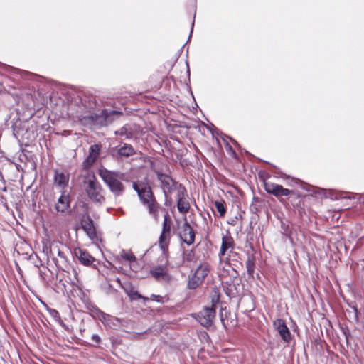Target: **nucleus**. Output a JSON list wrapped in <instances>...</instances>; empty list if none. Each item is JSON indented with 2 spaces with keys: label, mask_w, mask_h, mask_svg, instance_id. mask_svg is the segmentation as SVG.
<instances>
[{
  "label": "nucleus",
  "mask_w": 364,
  "mask_h": 364,
  "mask_svg": "<svg viewBox=\"0 0 364 364\" xmlns=\"http://www.w3.org/2000/svg\"><path fill=\"white\" fill-rule=\"evenodd\" d=\"M48 252L50 253H52V250L51 249L49 250L48 247H46V252L48 253Z\"/></svg>",
  "instance_id": "obj_30"
},
{
  "label": "nucleus",
  "mask_w": 364,
  "mask_h": 364,
  "mask_svg": "<svg viewBox=\"0 0 364 364\" xmlns=\"http://www.w3.org/2000/svg\"><path fill=\"white\" fill-rule=\"evenodd\" d=\"M158 178L161 182V186L164 193L165 197L168 199V194L173 189L174 183L172 178L166 174L159 173Z\"/></svg>",
  "instance_id": "obj_9"
},
{
  "label": "nucleus",
  "mask_w": 364,
  "mask_h": 364,
  "mask_svg": "<svg viewBox=\"0 0 364 364\" xmlns=\"http://www.w3.org/2000/svg\"><path fill=\"white\" fill-rule=\"evenodd\" d=\"M96 316L104 325L109 328L116 326L118 322V320L115 317L107 314L99 309L96 310Z\"/></svg>",
  "instance_id": "obj_14"
},
{
  "label": "nucleus",
  "mask_w": 364,
  "mask_h": 364,
  "mask_svg": "<svg viewBox=\"0 0 364 364\" xmlns=\"http://www.w3.org/2000/svg\"><path fill=\"white\" fill-rule=\"evenodd\" d=\"M235 242L233 238L230 236H223L222 237V243L219 252H224L225 250H228L234 248Z\"/></svg>",
  "instance_id": "obj_19"
},
{
  "label": "nucleus",
  "mask_w": 364,
  "mask_h": 364,
  "mask_svg": "<svg viewBox=\"0 0 364 364\" xmlns=\"http://www.w3.org/2000/svg\"><path fill=\"white\" fill-rule=\"evenodd\" d=\"M134 153V150L133 147L129 144H124L118 149V154L122 156H130L133 155Z\"/></svg>",
  "instance_id": "obj_22"
},
{
  "label": "nucleus",
  "mask_w": 364,
  "mask_h": 364,
  "mask_svg": "<svg viewBox=\"0 0 364 364\" xmlns=\"http://www.w3.org/2000/svg\"><path fill=\"white\" fill-rule=\"evenodd\" d=\"M215 317V309L213 307H205L197 315L196 318L202 326L208 327L213 323Z\"/></svg>",
  "instance_id": "obj_4"
},
{
  "label": "nucleus",
  "mask_w": 364,
  "mask_h": 364,
  "mask_svg": "<svg viewBox=\"0 0 364 364\" xmlns=\"http://www.w3.org/2000/svg\"><path fill=\"white\" fill-rule=\"evenodd\" d=\"M82 227L90 240L97 238L95 228L93 221L89 216L84 217L82 220Z\"/></svg>",
  "instance_id": "obj_13"
},
{
  "label": "nucleus",
  "mask_w": 364,
  "mask_h": 364,
  "mask_svg": "<svg viewBox=\"0 0 364 364\" xmlns=\"http://www.w3.org/2000/svg\"><path fill=\"white\" fill-rule=\"evenodd\" d=\"M152 297H154V299H156V298L159 297V296L152 295Z\"/></svg>",
  "instance_id": "obj_31"
},
{
  "label": "nucleus",
  "mask_w": 364,
  "mask_h": 364,
  "mask_svg": "<svg viewBox=\"0 0 364 364\" xmlns=\"http://www.w3.org/2000/svg\"><path fill=\"white\" fill-rule=\"evenodd\" d=\"M69 208V194L66 191H63L61 196L55 204V210L60 213H64Z\"/></svg>",
  "instance_id": "obj_15"
},
{
  "label": "nucleus",
  "mask_w": 364,
  "mask_h": 364,
  "mask_svg": "<svg viewBox=\"0 0 364 364\" xmlns=\"http://www.w3.org/2000/svg\"><path fill=\"white\" fill-rule=\"evenodd\" d=\"M70 180L69 173L56 171L54 176V185L61 189V192L68 186Z\"/></svg>",
  "instance_id": "obj_11"
},
{
  "label": "nucleus",
  "mask_w": 364,
  "mask_h": 364,
  "mask_svg": "<svg viewBox=\"0 0 364 364\" xmlns=\"http://www.w3.org/2000/svg\"><path fill=\"white\" fill-rule=\"evenodd\" d=\"M250 260H248V261L247 262V271H248V272H250Z\"/></svg>",
  "instance_id": "obj_28"
},
{
  "label": "nucleus",
  "mask_w": 364,
  "mask_h": 364,
  "mask_svg": "<svg viewBox=\"0 0 364 364\" xmlns=\"http://www.w3.org/2000/svg\"><path fill=\"white\" fill-rule=\"evenodd\" d=\"M44 306L46 307V309L48 311V312L49 313V314L55 320L57 321L58 322H59L60 324H63V321H61L60 319V314L58 313V311L54 309H50L49 307H48V306L43 303Z\"/></svg>",
  "instance_id": "obj_24"
},
{
  "label": "nucleus",
  "mask_w": 364,
  "mask_h": 364,
  "mask_svg": "<svg viewBox=\"0 0 364 364\" xmlns=\"http://www.w3.org/2000/svg\"><path fill=\"white\" fill-rule=\"evenodd\" d=\"M82 186L87 197L92 202L100 204L105 202L103 189L92 173L87 172L84 175Z\"/></svg>",
  "instance_id": "obj_2"
},
{
  "label": "nucleus",
  "mask_w": 364,
  "mask_h": 364,
  "mask_svg": "<svg viewBox=\"0 0 364 364\" xmlns=\"http://www.w3.org/2000/svg\"><path fill=\"white\" fill-rule=\"evenodd\" d=\"M120 257L127 261L129 264L130 269L136 272L137 267H136V258L133 252L130 250H122L120 252Z\"/></svg>",
  "instance_id": "obj_17"
},
{
  "label": "nucleus",
  "mask_w": 364,
  "mask_h": 364,
  "mask_svg": "<svg viewBox=\"0 0 364 364\" xmlns=\"http://www.w3.org/2000/svg\"><path fill=\"white\" fill-rule=\"evenodd\" d=\"M99 175L115 196H121L124 193V186L122 183L124 180V173L102 167L99 169Z\"/></svg>",
  "instance_id": "obj_1"
},
{
  "label": "nucleus",
  "mask_w": 364,
  "mask_h": 364,
  "mask_svg": "<svg viewBox=\"0 0 364 364\" xmlns=\"http://www.w3.org/2000/svg\"><path fill=\"white\" fill-rule=\"evenodd\" d=\"M343 198H350V197L346 195V196H343Z\"/></svg>",
  "instance_id": "obj_32"
},
{
  "label": "nucleus",
  "mask_w": 364,
  "mask_h": 364,
  "mask_svg": "<svg viewBox=\"0 0 364 364\" xmlns=\"http://www.w3.org/2000/svg\"><path fill=\"white\" fill-rule=\"evenodd\" d=\"M181 240L188 245H192L195 241V232L192 227L186 220L179 231Z\"/></svg>",
  "instance_id": "obj_7"
},
{
  "label": "nucleus",
  "mask_w": 364,
  "mask_h": 364,
  "mask_svg": "<svg viewBox=\"0 0 364 364\" xmlns=\"http://www.w3.org/2000/svg\"><path fill=\"white\" fill-rule=\"evenodd\" d=\"M74 253L79 261L85 265H90L95 260L92 256L81 248L75 249Z\"/></svg>",
  "instance_id": "obj_16"
},
{
  "label": "nucleus",
  "mask_w": 364,
  "mask_h": 364,
  "mask_svg": "<svg viewBox=\"0 0 364 364\" xmlns=\"http://www.w3.org/2000/svg\"><path fill=\"white\" fill-rule=\"evenodd\" d=\"M273 326L278 331L282 339L286 342H289L290 340V332L284 321L282 318H277L274 321Z\"/></svg>",
  "instance_id": "obj_12"
},
{
  "label": "nucleus",
  "mask_w": 364,
  "mask_h": 364,
  "mask_svg": "<svg viewBox=\"0 0 364 364\" xmlns=\"http://www.w3.org/2000/svg\"><path fill=\"white\" fill-rule=\"evenodd\" d=\"M130 296L133 299H136L141 297V295H139L137 292H134L130 295Z\"/></svg>",
  "instance_id": "obj_26"
},
{
  "label": "nucleus",
  "mask_w": 364,
  "mask_h": 364,
  "mask_svg": "<svg viewBox=\"0 0 364 364\" xmlns=\"http://www.w3.org/2000/svg\"><path fill=\"white\" fill-rule=\"evenodd\" d=\"M57 253L59 257H63V253L60 252L59 249H58Z\"/></svg>",
  "instance_id": "obj_29"
},
{
  "label": "nucleus",
  "mask_w": 364,
  "mask_h": 364,
  "mask_svg": "<svg viewBox=\"0 0 364 364\" xmlns=\"http://www.w3.org/2000/svg\"><path fill=\"white\" fill-rule=\"evenodd\" d=\"M210 269V265L206 262H203L195 270V273L204 280L208 274Z\"/></svg>",
  "instance_id": "obj_20"
},
{
  "label": "nucleus",
  "mask_w": 364,
  "mask_h": 364,
  "mask_svg": "<svg viewBox=\"0 0 364 364\" xmlns=\"http://www.w3.org/2000/svg\"><path fill=\"white\" fill-rule=\"evenodd\" d=\"M92 338L93 341H95L97 343L100 342V336L98 335H97V334H94L92 336Z\"/></svg>",
  "instance_id": "obj_27"
},
{
  "label": "nucleus",
  "mask_w": 364,
  "mask_h": 364,
  "mask_svg": "<svg viewBox=\"0 0 364 364\" xmlns=\"http://www.w3.org/2000/svg\"><path fill=\"white\" fill-rule=\"evenodd\" d=\"M170 226L168 225L166 222L165 221L159 241V247L163 252H165L168 250V247L170 242Z\"/></svg>",
  "instance_id": "obj_10"
},
{
  "label": "nucleus",
  "mask_w": 364,
  "mask_h": 364,
  "mask_svg": "<svg viewBox=\"0 0 364 364\" xmlns=\"http://www.w3.org/2000/svg\"><path fill=\"white\" fill-rule=\"evenodd\" d=\"M237 253L235 252L234 248L225 250L224 252H219V264L221 268L225 269L230 267L231 262L236 261L237 259Z\"/></svg>",
  "instance_id": "obj_5"
},
{
  "label": "nucleus",
  "mask_w": 364,
  "mask_h": 364,
  "mask_svg": "<svg viewBox=\"0 0 364 364\" xmlns=\"http://www.w3.org/2000/svg\"><path fill=\"white\" fill-rule=\"evenodd\" d=\"M176 191L178 210L181 213L185 214L190 208V204L186 198V191L184 187L179 186Z\"/></svg>",
  "instance_id": "obj_8"
},
{
  "label": "nucleus",
  "mask_w": 364,
  "mask_h": 364,
  "mask_svg": "<svg viewBox=\"0 0 364 364\" xmlns=\"http://www.w3.org/2000/svg\"><path fill=\"white\" fill-rule=\"evenodd\" d=\"M264 189L269 194H272L277 198L287 196L292 192L289 189L283 188L281 185L271 182L264 183Z\"/></svg>",
  "instance_id": "obj_6"
},
{
  "label": "nucleus",
  "mask_w": 364,
  "mask_h": 364,
  "mask_svg": "<svg viewBox=\"0 0 364 364\" xmlns=\"http://www.w3.org/2000/svg\"><path fill=\"white\" fill-rule=\"evenodd\" d=\"M100 147L97 144H93L90 148L89 155L87 157L86 159V164H87V166H90L95 161L98 157L99 153H100Z\"/></svg>",
  "instance_id": "obj_18"
},
{
  "label": "nucleus",
  "mask_w": 364,
  "mask_h": 364,
  "mask_svg": "<svg viewBox=\"0 0 364 364\" xmlns=\"http://www.w3.org/2000/svg\"><path fill=\"white\" fill-rule=\"evenodd\" d=\"M151 275L156 279H159L166 274V270L163 267L158 266L151 269Z\"/></svg>",
  "instance_id": "obj_23"
},
{
  "label": "nucleus",
  "mask_w": 364,
  "mask_h": 364,
  "mask_svg": "<svg viewBox=\"0 0 364 364\" xmlns=\"http://www.w3.org/2000/svg\"><path fill=\"white\" fill-rule=\"evenodd\" d=\"M215 205L220 216L223 217L226 211L224 204L221 202L216 201Z\"/></svg>",
  "instance_id": "obj_25"
},
{
  "label": "nucleus",
  "mask_w": 364,
  "mask_h": 364,
  "mask_svg": "<svg viewBox=\"0 0 364 364\" xmlns=\"http://www.w3.org/2000/svg\"><path fill=\"white\" fill-rule=\"evenodd\" d=\"M133 188L137 192L141 203L148 208L149 213L156 215L158 205L150 187L146 184L134 183Z\"/></svg>",
  "instance_id": "obj_3"
},
{
  "label": "nucleus",
  "mask_w": 364,
  "mask_h": 364,
  "mask_svg": "<svg viewBox=\"0 0 364 364\" xmlns=\"http://www.w3.org/2000/svg\"><path fill=\"white\" fill-rule=\"evenodd\" d=\"M203 280L197 275L195 272L193 276L189 279L188 282V287L191 289H195L197 288Z\"/></svg>",
  "instance_id": "obj_21"
}]
</instances>
